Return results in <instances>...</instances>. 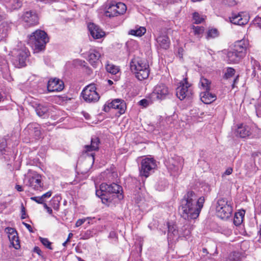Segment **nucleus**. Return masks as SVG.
Listing matches in <instances>:
<instances>
[{"instance_id":"obj_60","label":"nucleus","mask_w":261,"mask_h":261,"mask_svg":"<svg viewBox=\"0 0 261 261\" xmlns=\"http://www.w3.org/2000/svg\"><path fill=\"white\" fill-rule=\"evenodd\" d=\"M80 62L81 63L80 65L81 66H85V64H86L85 61H80Z\"/></svg>"},{"instance_id":"obj_27","label":"nucleus","mask_w":261,"mask_h":261,"mask_svg":"<svg viewBox=\"0 0 261 261\" xmlns=\"http://www.w3.org/2000/svg\"><path fill=\"white\" fill-rule=\"evenodd\" d=\"M245 213L244 211H242L235 214L233 219V223L235 225L239 226L242 223Z\"/></svg>"},{"instance_id":"obj_31","label":"nucleus","mask_w":261,"mask_h":261,"mask_svg":"<svg viewBox=\"0 0 261 261\" xmlns=\"http://www.w3.org/2000/svg\"><path fill=\"white\" fill-rule=\"evenodd\" d=\"M9 239L13 247L16 249H18L20 247L19 240L17 234L9 236Z\"/></svg>"},{"instance_id":"obj_5","label":"nucleus","mask_w":261,"mask_h":261,"mask_svg":"<svg viewBox=\"0 0 261 261\" xmlns=\"http://www.w3.org/2000/svg\"><path fill=\"white\" fill-rule=\"evenodd\" d=\"M130 68L140 81L146 79L149 76V65L146 61L140 59H133L130 63Z\"/></svg>"},{"instance_id":"obj_7","label":"nucleus","mask_w":261,"mask_h":261,"mask_svg":"<svg viewBox=\"0 0 261 261\" xmlns=\"http://www.w3.org/2000/svg\"><path fill=\"white\" fill-rule=\"evenodd\" d=\"M192 94L193 90L191 84L188 82L187 79L185 78L183 81L179 83V85L176 89V96L180 100H182L191 97Z\"/></svg>"},{"instance_id":"obj_14","label":"nucleus","mask_w":261,"mask_h":261,"mask_svg":"<svg viewBox=\"0 0 261 261\" xmlns=\"http://www.w3.org/2000/svg\"><path fill=\"white\" fill-rule=\"evenodd\" d=\"M16 55L15 59V64L18 67H21L25 66V61L29 55V50L23 47L16 50L15 53Z\"/></svg>"},{"instance_id":"obj_22","label":"nucleus","mask_w":261,"mask_h":261,"mask_svg":"<svg viewBox=\"0 0 261 261\" xmlns=\"http://www.w3.org/2000/svg\"><path fill=\"white\" fill-rule=\"evenodd\" d=\"M99 143L100 141L98 138L96 137H92L91 139V144L90 145H85L83 152L87 153L90 151L98 150Z\"/></svg>"},{"instance_id":"obj_36","label":"nucleus","mask_w":261,"mask_h":261,"mask_svg":"<svg viewBox=\"0 0 261 261\" xmlns=\"http://www.w3.org/2000/svg\"><path fill=\"white\" fill-rule=\"evenodd\" d=\"M180 238L181 237H185L186 238L187 237L189 236L190 233L191 231L189 229H188L187 227L185 226H184L180 230Z\"/></svg>"},{"instance_id":"obj_12","label":"nucleus","mask_w":261,"mask_h":261,"mask_svg":"<svg viewBox=\"0 0 261 261\" xmlns=\"http://www.w3.org/2000/svg\"><path fill=\"white\" fill-rule=\"evenodd\" d=\"M169 94L168 88L165 84H160L155 86L151 96L158 100H163L166 99Z\"/></svg>"},{"instance_id":"obj_59","label":"nucleus","mask_w":261,"mask_h":261,"mask_svg":"<svg viewBox=\"0 0 261 261\" xmlns=\"http://www.w3.org/2000/svg\"><path fill=\"white\" fill-rule=\"evenodd\" d=\"M238 77L239 76H237L236 79L233 80V84L232 85V88H233L234 87V85L236 83H237L238 81Z\"/></svg>"},{"instance_id":"obj_39","label":"nucleus","mask_w":261,"mask_h":261,"mask_svg":"<svg viewBox=\"0 0 261 261\" xmlns=\"http://www.w3.org/2000/svg\"><path fill=\"white\" fill-rule=\"evenodd\" d=\"M193 18L194 20V23L196 24L201 23L203 21V18L200 17V15L197 12H194L193 14Z\"/></svg>"},{"instance_id":"obj_19","label":"nucleus","mask_w":261,"mask_h":261,"mask_svg":"<svg viewBox=\"0 0 261 261\" xmlns=\"http://www.w3.org/2000/svg\"><path fill=\"white\" fill-rule=\"evenodd\" d=\"M91 35L94 39H100L105 36V33L97 25L90 23L88 25Z\"/></svg>"},{"instance_id":"obj_6","label":"nucleus","mask_w":261,"mask_h":261,"mask_svg":"<svg viewBox=\"0 0 261 261\" xmlns=\"http://www.w3.org/2000/svg\"><path fill=\"white\" fill-rule=\"evenodd\" d=\"M216 210L218 217L222 219H228L232 212L231 202L224 198H219L217 202Z\"/></svg>"},{"instance_id":"obj_38","label":"nucleus","mask_w":261,"mask_h":261,"mask_svg":"<svg viewBox=\"0 0 261 261\" xmlns=\"http://www.w3.org/2000/svg\"><path fill=\"white\" fill-rule=\"evenodd\" d=\"M240 257L239 252H233L229 255L228 261H238Z\"/></svg>"},{"instance_id":"obj_48","label":"nucleus","mask_w":261,"mask_h":261,"mask_svg":"<svg viewBox=\"0 0 261 261\" xmlns=\"http://www.w3.org/2000/svg\"><path fill=\"white\" fill-rule=\"evenodd\" d=\"M254 23L259 28H261V17H256L254 19Z\"/></svg>"},{"instance_id":"obj_3","label":"nucleus","mask_w":261,"mask_h":261,"mask_svg":"<svg viewBox=\"0 0 261 261\" xmlns=\"http://www.w3.org/2000/svg\"><path fill=\"white\" fill-rule=\"evenodd\" d=\"M122 188L121 186L115 184H107L106 183H102L100 185L99 190L96 191V195L97 196L100 197L103 203L106 202L111 201L110 198L108 195L110 194H118L117 197L119 200L123 198L122 194Z\"/></svg>"},{"instance_id":"obj_50","label":"nucleus","mask_w":261,"mask_h":261,"mask_svg":"<svg viewBox=\"0 0 261 261\" xmlns=\"http://www.w3.org/2000/svg\"><path fill=\"white\" fill-rule=\"evenodd\" d=\"M6 146V143L5 140H3L2 143L0 144V152L2 154H3V151L4 150L5 147Z\"/></svg>"},{"instance_id":"obj_63","label":"nucleus","mask_w":261,"mask_h":261,"mask_svg":"<svg viewBox=\"0 0 261 261\" xmlns=\"http://www.w3.org/2000/svg\"><path fill=\"white\" fill-rule=\"evenodd\" d=\"M77 259H78L79 261H85V260L82 259L81 257H79L77 258Z\"/></svg>"},{"instance_id":"obj_16","label":"nucleus","mask_w":261,"mask_h":261,"mask_svg":"<svg viewBox=\"0 0 261 261\" xmlns=\"http://www.w3.org/2000/svg\"><path fill=\"white\" fill-rule=\"evenodd\" d=\"M101 57V50L99 48L90 49L88 53V60L92 66L96 67Z\"/></svg>"},{"instance_id":"obj_26","label":"nucleus","mask_w":261,"mask_h":261,"mask_svg":"<svg viewBox=\"0 0 261 261\" xmlns=\"http://www.w3.org/2000/svg\"><path fill=\"white\" fill-rule=\"evenodd\" d=\"M178 160L179 162L181 163H172L169 167V169L172 171L173 173H175L176 174H178V173L179 172L180 170L182 168V163L183 162L182 159L179 158Z\"/></svg>"},{"instance_id":"obj_57","label":"nucleus","mask_w":261,"mask_h":261,"mask_svg":"<svg viewBox=\"0 0 261 261\" xmlns=\"http://www.w3.org/2000/svg\"><path fill=\"white\" fill-rule=\"evenodd\" d=\"M109 237L114 238L116 237V233L114 231H111L109 234Z\"/></svg>"},{"instance_id":"obj_4","label":"nucleus","mask_w":261,"mask_h":261,"mask_svg":"<svg viewBox=\"0 0 261 261\" xmlns=\"http://www.w3.org/2000/svg\"><path fill=\"white\" fill-rule=\"evenodd\" d=\"M49 41L47 34L42 30H37L29 37L28 44L36 51H41L45 48L46 44Z\"/></svg>"},{"instance_id":"obj_43","label":"nucleus","mask_w":261,"mask_h":261,"mask_svg":"<svg viewBox=\"0 0 261 261\" xmlns=\"http://www.w3.org/2000/svg\"><path fill=\"white\" fill-rule=\"evenodd\" d=\"M7 32L5 29H0V41L4 40L7 37Z\"/></svg>"},{"instance_id":"obj_33","label":"nucleus","mask_w":261,"mask_h":261,"mask_svg":"<svg viewBox=\"0 0 261 261\" xmlns=\"http://www.w3.org/2000/svg\"><path fill=\"white\" fill-rule=\"evenodd\" d=\"M116 7H117L116 10H117V13L119 15L123 14L126 10V6L125 5L122 3H116Z\"/></svg>"},{"instance_id":"obj_35","label":"nucleus","mask_w":261,"mask_h":261,"mask_svg":"<svg viewBox=\"0 0 261 261\" xmlns=\"http://www.w3.org/2000/svg\"><path fill=\"white\" fill-rule=\"evenodd\" d=\"M61 197H55L53 198L51 201V205L52 207L55 210H58L60 206V202Z\"/></svg>"},{"instance_id":"obj_8","label":"nucleus","mask_w":261,"mask_h":261,"mask_svg":"<svg viewBox=\"0 0 261 261\" xmlns=\"http://www.w3.org/2000/svg\"><path fill=\"white\" fill-rule=\"evenodd\" d=\"M96 90V88L94 84H91L86 86L81 93L84 100L89 103L97 102L100 96Z\"/></svg>"},{"instance_id":"obj_37","label":"nucleus","mask_w":261,"mask_h":261,"mask_svg":"<svg viewBox=\"0 0 261 261\" xmlns=\"http://www.w3.org/2000/svg\"><path fill=\"white\" fill-rule=\"evenodd\" d=\"M235 72L236 71L233 68L231 67H228L227 68L225 71L224 77L226 79H228L230 77H232L233 75H234Z\"/></svg>"},{"instance_id":"obj_29","label":"nucleus","mask_w":261,"mask_h":261,"mask_svg":"<svg viewBox=\"0 0 261 261\" xmlns=\"http://www.w3.org/2000/svg\"><path fill=\"white\" fill-rule=\"evenodd\" d=\"M106 69L108 72L112 74H116L118 73L120 70L118 66L109 63L106 65Z\"/></svg>"},{"instance_id":"obj_28","label":"nucleus","mask_w":261,"mask_h":261,"mask_svg":"<svg viewBox=\"0 0 261 261\" xmlns=\"http://www.w3.org/2000/svg\"><path fill=\"white\" fill-rule=\"evenodd\" d=\"M146 31V30L145 28L140 27L139 28H136V29L130 30L129 32V34L140 37L145 33Z\"/></svg>"},{"instance_id":"obj_23","label":"nucleus","mask_w":261,"mask_h":261,"mask_svg":"<svg viewBox=\"0 0 261 261\" xmlns=\"http://www.w3.org/2000/svg\"><path fill=\"white\" fill-rule=\"evenodd\" d=\"M230 21L231 23L237 24L239 25H244L247 23L248 21V18L247 17H243L241 14H233L231 17H230Z\"/></svg>"},{"instance_id":"obj_21","label":"nucleus","mask_w":261,"mask_h":261,"mask_svg":"<svg viewBox=\"0 0 261 261\" xmlns=\"http://www.w3.org/2000/svg\"><path fill=\"white\" fill-rule=\"evenodd\" d=\"M49 108L47 106H44L41 104H38L35 111L37 115L42 118H48L49 116Z\"/></svg>"},{"instance_id":"obj_64","label":"nucleus","mask_w":261,"mask_h":261,"mask_svg":"<svg viewBox=\"0 0 261 261\" xmlns=\"http://www.w3.org/2000/svg\"><path fill=\"white\" fill-rule=\"evenodd\" d=\"M67 243H68V242H66V241L65 242H64V243H63V246H66V244H67Z\"/></svg>"},{"instance_id":"obj_49","label":"nucleus","mask_w":261,"mask_h":261,"mask_svg":"<svg viewBox=\"0 0 261 261\" xmlns=\"http://www.w3.org/2000/svg\"><path fill=\"white\" fill-rule=\"evenodd\" d=\"M139 103L143 107H146L149 105V101L146 99H143L139 102Z\"/></svg>"},{"instance_id":"obj_46","label":"nucleus","mask_w":261,"mask_h":261,"mask_svg":"<svg viewBox=\"0 0 261 261\" xmlns=\"http://www.w3.org/2000/svg\"><path fill=\"white\" fill-rule=\"evenodd\" d=\"M34 135L36 137V138H39L41 136V131L39 129V126H34Z\"/></svg>"},{"instance_id":"obj_52","label":"nucleus","mask_w":261,"mask_h":261,"mask_svg":"<svg viewBox=\"0 0 261 261\" xmlns=\"http://www.w3.org/2000/svg\"><path fill=\"white\" fill-rule=\"evenodd\" d=\"M43 207L47 211V212L49 214H52L53 213V211L51 210V208L50 207H49V206H47V205L45 203H44L43 204Z\"/></svg>"},{"instance_id":"obj_13","label":"nucleus","mask_w":261,"mask_h":261,"mask_svg":"<svg viewBox=\"0 0 261 261\" xmlns=\"http://www.w3.org/2000/svg\"><path fill=\"white\" fill-rule=\"evenodd\" d=\"M24 24L28 27L36 25L39 22V18L36 12L33 10L27 11L22 15Z\"/></svg>"},{"instance_id":"obj_40","label":"nucleus","mask_w":261,"mask_h":261,"mask_svg":"<svg viewBox=\"0 0 261 261\" xmlns=\"http://www.w3.org/2000/svg\"><path fill=\"white\" fill-rule=\"evenodd\" d=\"M40 240L42 244L46 248L50 250L53 249L51 246V242H50L47 238H40Z\"/></svg>"},{"instance_id":"obj_32","label":"nucleus","mask_w":261,"mask_h":261,"mask_svg":"<svg viewBox=\"0 0 261 261\" xmlns=\"http://www.w3.org/2000/svg\"><path fill=\"white\" fill-rule=\"evenodd\" d=\"M245 167L246 169L248 170V174L255 173L257 170V168L256 167L255 163L252 162V161H251L250 162L248 163L246 165Z\"/></svg>"},{"instance_id":"obj_10","label":"nucleus","mask_w":261,"mask_h":261,"mask_svg":"<svg viewBox=\"0 0 261 261\" xmlns=\"http://www.w3.org/2000/svg\"><path fill=\"white\" fill-rule=\"evenodd\" d=\"M25 183L26 186L36 191H41L43 187L42 175L36 172L25 179Z\"/></svg>"},{"instance_id":"obj_51","label":"nucleus","mask_w":261,"mask_h":261,"mask_svg":"<svg viewBox=\"0 0 261 261\" xmlns=\"http://www.w3.org/2000/svg\"><path fill=\"white\" fill-rule=\"evenodd\" d=\"M51 194H52V192L51 191H48L47 192H46V193L43 194L41 196V197H42L43 200H44V198H49L51 196Z\"/></svg>"},{"instance_id":"obj_9","label":"nucleus","mask_w":261,"mask_h":261,"mask_svg":"<svg viewBox=\"0 0 261 261\" xmlns=\"http://www.w3.org/2000/svg\"><path fill=\"white\" fill-rule=\"evenodd\" d=\"M156 167V161L154 159L147 158L143 159L140 167V175L145 177H148L152 172H153Z\"/></svg>"},{"instance_id":"obj_44","label":"nucleus","mask_w":261,"mask_h":261,"mask_svg":"<svg viewBox=\"0 0 261 261\" xmlns=\"http://www.w3.org/2000/svg\"><path fill=\"white\" fill-rule=\"evenodd\" d=\"M32 200L35 201L37 203L39 204H43L44 200H43L41 196H35V197H32L30 198Z\"/></svg>"},{"instance_id":"obj_1","label":"nucleus","mask_w":261,"mask_h":261,"mask_svg":"<svg viewBox=\"0 0 261 261\" xmlns=\"http://www.w3.org/2000/svg\"><path fill=\"white\" fill-rule=\"evenodd\" d=\"M205 199L203 196L198 197L193 191H188L181 200L179 212L185 220L195 219L199 215L203 206Z\"/></svg>"},{"instance_id":"obj_58","label":"nucleus","mask_w":261,"mask_h":261,"mask_svg":"<svg viewBox=\"0 0 261 261\" xmlns=\"http://www.w3.org/2000/svg\"><path fill=\"white\" fill-rule=\"evenodd\" d=\"M73 237V234L70 232L68 234V238L66 240V242H69L70 241V238H71Z\"/></svg>"},{"instance_id":"obj_2","label":"nucleus","mask_w":261,"mask_h":261,"mask_svg":"<svg viewBox=\"0 0 261 261\" xmlns=\"http://www.w3.org/2000/svg\"><path fill=\"white\" fill-rule=\"evenodd\" d=\"M248 45V43L245 40L236 41L233 46L227 51L228 62L230 64L239 63L245 57Z\"/></svg>"},{"instance_id":"obj_41","label":"nucleus","mask_w":261,"mask_h":261,"mask_svg":"<svg viewBox=\"0 0 261 261\" xmlns=\"http://www.w3.org/2000/svg\"><path fill=\"white\" fill-rule=\"evenodd\" d=\"M193 30L195 35H200L203 32L204 29L202 27L197 26L195 27L194 25L193 26Z\"/></svg>"},{"instance_id":"obj_45","label":"nucleus","mask_w":261,"mask_h":261,"mask_svg":"<svg viewBox=\"0 0 261 261\" xmlns=\"http://www.w3.org/2000/svg\"><path fill=\"white\" fill-rule=\"evenodd\" d=\"M92 218L91 217H87L84 219H79L76 221L75 223V226L79 227L82 225L86 220H91Z\"/></svg>"},{"instance_id":"obj_15","label":"nucleus","mask_w":261,"mask_h":261,"mask_svg":"<svg viewBox=\"0 0 261 261\" xmlns=\"http://www.w3.org/2000/svg\"><path fill=\"white\" fill-rule=\"evenodd\" d=\"M168 226V242H175L180 238V231L178 230L177 226L170 223H167Z\"/></svg>"},{"instance_id":"obj_30","label":"nucleus","mask_w":261,"mask_h":261,"mask_svg":"<svg viewBox=\"0 0 261 261\" xmlns=\"http://www.w3.org/2000/svg\"><path fill=\"white\" fill-rule=\"evenodd\" d=\"M211 83L209 80L203 77H202L200 79L199 85V86H200V87L202 88L204 90L207 91L210 90Z\"/></svg>"},{"instance_id":"obj_24","label":"nucleus","mask_w":261,"mask_h":261,"mask_svg":"<svg viewBox=\"0 0 261 261\" xmlns=\"http://www.w3.org/2000/svg\"><path fill=\"white\" fill-rule=\"evenodd\" d=\"M236 136L241 138H245L250 135V128L248 126L241 124L236 130Z\"/></svg>"},{"instance_id":"obj_18","label":"nucleus","mask_w":261,"mask_h":261,"mask_svg":"<svg viewBox=\"0 0 261 261\" xmlns=\"http://www.w3.org/2000/svg\"><path fill=\"white\" fill-rule=\"evenodd\" d=\"M158 47L163 49H167L170 45V40L168 36L163 33H161L156 37Z\"/></svg>"},{"instance_id":"obj_42","label":"nucleus","mask_w":261,"mask_h":261,"mask_svg":"<svg viewBox=\"0 0 261 261\" xmlns=\"http://www.w3.org/2000/svg\"><path fill=\"white\" fill-rule=\"evenodd\" d=\"M5 231L8 234V237L17 234L16 230L13 228L8 227L5 229Z\"/></svg>"},{"instance_id":"obj_11","label":"nucleus","mask_w":261,"mask_h":261,"mask_svg":"<svg viewBox=\"0 0 261 261\" xmlns=\"http://www.w3.org/2000/svg\"><path fill=\"white\" fill-rule=\"evenodd\" d=\"M111 108L119 110L120 114H122L125 112L126 106L123 100L121 99H115L111 102H107L103 106V111L106 112H108Z\"/></svg>"},{"instance_id":"obj_62","label":"nucleus","mask_w":261,"mask_h":261,"mask_svg":"<svg viewBox=\"0 0 261 261\" xmlns=\"http://www.w3.org/2000/svg\"><path fill=\"white\" fill-rule=\"evenodd\" d=\"M90 155L92 156V160H93V162H94V154L93 153H91Z\"/></svg>"},{"instance_id":"obj_20","label":"nucleus","mask_w":261,"mask_h":261,"mask_svg":"<svg viewBox=\"0 0 261 261\" xmlns=\"http://www.w3.org/2000/svg\"><path fill=\"white\" fill-rule=\"evenodd\" d=\"M200 96L201 100L205 104L211 103L216 99V95L210 93V90L201 92Z\"/></svg>"},{"instance_id":"obj_53","label":"nucleus","mask_w":261,"mask_h":261,"mask_svg":"<svg viewBox=\"0 0 261 261\" xmlns=\"http://www.w3.org/2000/svg\"><path fill=\"white\" fill-rule=\"evenodd\" d=\"M22 224L24 225L27 228V229L30 232H33L32 227L30 224H27L24 222H22Z\"/></svg>"},{"instance_id":"obj_61","label":"nucleus","mask_w":261,"mask_h":261,"mask_svg":"<svg viewBox=\"0 0 261 261\" xmlns=\"http://www.w3.org/2000/svg\"><path fill=\"white\" fill-rule=\"evenodd\" d=\"M84 116H85V117L86 119H89V117H90V115H89L88 114H87H87H84Z\"/></svg>"},{"instance_id":"obj_55","label":"nucleus","mask_w":261,"mask_h":261,"mask_svg":"<svg viewBox=\"0 0 261 261\" xmlns=\"http://www.w3.org/2000/svg\"><path fill=\"white\" fill-rule=\"evenodd\" d=\"M232 172V169L231 168H229L226 170L224 173L226 175H230L231 174Z\"/></svg>"},{"instance_id":"obj_17","label":"nucleus","mask_w":261,"mask_h":261,"mask_svg":"<svg viewBox=\"0 0 261 261\" xmlns=\"http://www.w3.org/2000/svg\"><path fill=\"white\" fill-rule=\"evenodd\" d=\"M64 88V83L59 79H53L48 81L47 90L49 92L61 91Z\"/></svg>"},{"instance_id":"obj_25","label":"nucleus","mask_w":261,"mask_h":261,"mask_svg":"<svg viewBox=\"0 0 261 261\" xmlns=\"http://www.w3.org/2000/svg\"><path fill=\"white\" fill-rule=\"evenodd\" d=\"M116 8L115 2L111 4L105 11L106 16L109 17H112L119 15Z\"/></svg>"},{"instance_id":"obj_47","label":"nucleus","mask_w":261,"mask_h":261,"mask_svg":"<svg viewBox=\"0 0 261 261\" xmlns=\"http://www.w3.org/2000/svg\"><path fill=\"white\" fill-rule=\"evenodd\" d=\"M21 219H24L26 218L27 216H26L25 208L22 203H21Z\"/></svg>"},{"instance_id":"obj_54","label":"nucleus","mask_w":261,"mask_h":261,"mask_svg":"<svg viewBox=\"0 0 261 261\" xmlns=\"http://www.w3.org/2000/svg\"><path fill=\"white\" fill-rule=\"evenodd\" d=\"M34 252L37 253L39 255H41L42 251L38 247H35L34 248Z\"/></svg>"},{"instance_id":"obj_34","label":"nucleus","mask_w":261,"mask_h":261,"mask_svg":"<svg viewBox=\"0 0 261 261\" xmlns=\"http://www.w3.org/2000/svg\"><path fill=\"white\" fill-rule=\"evenodd\" d=\"M219 34V32L216 29H212L208 31L207 32V39L215 38L218 37Z\"/></svg>"},{"instance_id":"obj_56","label":"nucleus","mask_w":261,"mask_h":261,"mask_svg":"<svg viewBox=\"0 0 261 261\" xmlns=\"http://www.w3.org/2000/svg\"><path fill=\"white\" fill-rule=\"evenodd\" d=\"M15 189L19 192H21L23 191V189L21 186L16 185L15 186Z\"/></svg>"}]
</instances>
